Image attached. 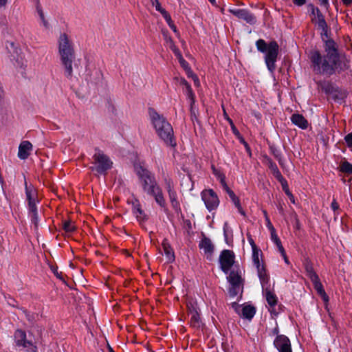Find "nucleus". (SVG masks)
Listing matches in <instances>:
<instances>
[{
	"label": "nucleus",
	"instance_id": "393cba45",
	"mask_svg": "<svg viewBox=\"0 0 352 352\" xmlns=\"http://www.w3.org/2000/svg\"><path fill=\"white\" fill-rule=\"evenodd\" d=\"M226 191V192L228 194L230 198L231 199L232 201L234 204V206L237 208L238 211L243 215L245 214L244 211L242 209V207L240 204L239 199L236 196L234 192L230 189V188L228 186L227 188L223 189Z\"/></svg>",
	"mask_w": 352,
	"mask_h": 352
},
{
	"label": "nucleus",
	"instance_id": "a211bd4d",
	"mask_svg": "<svg viewBox=\"0 0 352 352\" xmlns=\"http://www.w3.org/2000/svg\"><path fill=\"white\" fill-rule=\"evenodd\" d=\"M26 199L28 201V209L36 208L38 202L36 198V192L35 189L32 186H28L25 184Z\"/></svg>",
	"mask_w": 352,
	"mask_h": 352
},
{
	"label": "nucleus",
	"instance_id": "9d476101",
	"mask_svg": "<svg viewBox=\"0 0 352 352\" xmlns=\"http://www.w3.org/2000/svg\"><path fill=\"white\" fill-rule=\"evenodd\" d=\"M201 197L209 212L217 210L219 205V199L212 189H205L201 192Z\"/></svg>",
	"mask_w": 352,
	"mask_h": 352
},
{
	"label": "nucleus",
	"instance_id": "a878e982",
	"mask_svg": "<svg viewBox=\"0 0 352 352\" xmlns=\"http://www.w3.org/2000/svg\"><path fill=\"white\" fill-rule=\"evenodd\" d=\"M162 248L165 255L166 256L169 261H173L175 259L174 252L170 245L166 240H164L162 242Z\"/></svg>",
	"mask_w": 352,
	"mask_h": 352
},
{
	"label": "nucleus",
	"instance_id": "79ce46f5",
	"mask_svg": "<svg viewBox=\"0 0 352 352\" xmlns=\"http://www.w3.org/2000/svg\"><path fill=\"white\" fill-rule=\"evenodd\" d=\"M38 14H39V16L41 17V19L42 21V23H43V25L45 27V28H48V23L46 21V20L45 19V17H44V14L42 12V10H38Z\"/></svg>",
	"mask_w": 352,
	"mask_h": 352
},
{
	"label": "nucleus",
	"instance_id": "ea45409f",
	"mask_svg": "<svg viewBox=\"0 0 352 352\" xmlns=\"http://www.w3.org/2000/svg\"><path fill=\"white\" fill-rule=\"evenodd\" d=\"M273 175L280 183L285 181L279 170L274 172Z\"/></svg>",
	"mask_w": 352,
	"mask_h": 352
},
{
	"label": "nucleus",
	"instance_id": "864d4df0",
	"mask_svg": "<svg viewBox=\"0 0 352 352\" xmlns=\"http://www.w3.org/2000/svg\"><path fill=\"white\" fill-rule=\"evenodd\" d=\"M171 29L172 30L177 34V36H179V34L177 30V28L176 26L174 25V23H171L170 25H168Z\"/></svg>",
	"mask_w": 352,
	"mask_h": 352
},
{
	"label": "nucleus",
	"instance_id": "1a4fd4ad",
	"mask_svg": "<svg viewBox=\"0 0 352 352\" xmlns=\"http://www.w3.org/2000/svg\"><path fill=\"white\" fill-rule=\"evenodd\" d=\"M95 169L99 173H104L112 166V162L108 156L100 150H96L94 155Z\"/></svg>",
	"mask_w": 352,
	"mask_h": 352
},
{
	"label": "nucleus",
	"instance_id": "4d7b16f0",
	"mask_svg": "<svg viewBox=\"0 0 352 352\" xmlns=\"http://www.w3.org/2000/svg\"><path fill=\"white\" fill-rule=\"evenodd\" d=\"M281 256H283L285 262L287 263V264H289V260L287 257V255H286V253H285V251L284 250V252L283 253H280Z\"/></svg>",
	"mask_w": 352,
	"mask_h": 352
},
{
	"label": "nucleus",
	"instance_id": "39448f33",
	"mask_svg": "<svg viewBox=\"0 0 352 352\" xmlns=\"http://www.w3.org/2000/svg\"><path fill=\"white\" fill-rule=\"evenodd\" d=\"M258 51L265 54V62L267 69L273 72L276 68V62L278 54V45L276 41L267 43L263 39L256 42Z\"/></svg>",
	"mask_w": 352,
	"mask_h": 352
},
{
	"label": "nucleus",
	"instance_id": "e2e57ef3",
	"mask_svg": "<svg viewBox=\"0 0 352 352\" xmlns=\"http://www.w3.org/2000/svg\"><path fill=\"white\" fill-rule=\"evenodd\" d=\"M278 210H279V211H280L281 213H283V208L282 205H280V204L279 205V206H278Z\"/></svg>",
	"mask_w": 352,
	"mask_h": 352
},
{
	"label": "nucleus",
	"instance_id": "58836bf2",
	"mask_svg": "<svg viewBox=\"0 0 352 352\" xmlns=\"http://www.w3.org/2000/svg\"><path fill=\"white\" fill-rule=\"evenodd\" d=\"M344 140L347 146L350 148H352V132L347 134L344 137Z\"/></svg>",
	"mask_w": 352,
	"mask_h": 352
},
{
	"label": "nucleus",
	"instance_id": "cd10ccee",
	"mask_svg": "<svg viewBox=\"0 0 352 352\" xmlns=\"http://www.w3.org/2000/svg\"><path fill=\"white\" fill-rule=\"evenodd\" d=\"M304 266L306 275L309 277L310 280L316 278V277L318 276L316 272L314 271V267L310 262L306 261L304 264Z\"/></svg>",
	"mask_w": 352,
	"mask_h": 352
},
{
	"label": "nucleus",
	"instance_id": "7ed1b4c3",
	"mask_svg": "<svg viewBox=\"0 0 352 352\" xmlns=\"http://www.w3.org/2000/svg\"><path fill=\"white\" fill-rule=\"evenodd\" d=\"M58 50L60 63L64 67V74L67 78L73 75V62L75 58L74 45L69 36L62 33L58 38Z\"/></svg>",
	"mask_w": 352,
	"mask_h": 352
},
{
	"label": "nucleus",
	"instance_id": "20e7f679",
	"mask_svg": "<svg viewBox=\"0 0 352 352\" xmlns=\"http://www.w3.org/2000/svg\"><path fill=\"white\" fill-rule=\"evenodd\" d=\"M151 123L159 138L168 146H175L176 143L173 138V129L170 124L153 109L149 110Z\"/></svg>",
	"mask_w": 352,
	"mask_h": 352
},
{
	"label": "nucleus",
	"instance_id": "bb28decb",
	"mask_svg": "<svg viewBox=\"0 0 352 352\" xmlns=\"http://www.w3.org/2000/svg\"><path fill=\"white\" fill-rule=\"evenodd\" d=\"M212 173L217 177V179L219 181L220 184H221L223 188H227L228 186L226 184V176L225 175L221 173L220 170L216 169L214 166L212 167Z\"/></svg>",
	"mask_w": 352,
	"mask_h": 352
},
{
	"label": "nucleus",
	"instance_id": "412c9836",
	"mask_svg": "<svg viewBox=\"0 0 352 352\" xmlns=\"http://www.w3.org/2000/svg\"><path fill=\"white\" fill-rule=\"evenodd\" d=\"M269 280H270V276H268V279H267V282L266 283V284L263 285V283L261 282V284L263 290L265 291V295L266 300H267L268 305L270 307H274L277 303V297L276 296V295L274 293H272L269 289V286H270Z\"/></svg>",
	"mask_w": 352,
	"mask_h": 352
},
{
	"label": "nucleus",
	"instance_id": "7c9ffc66",
	"mask_svg": "<svg viewBox=\"0 0 352 352\" xmlns=\"http://www.w3.org/2000/svg\"><path fill=\"white\" fill-rule=\"evenodd\" d=\"M340 170L347 175H352V164L347 161L341 163Z\"/></svg>",
	"mask_w": 352,
	"mask_h": 352
},
{
	"label": "nucleus",
	"instance_id": "c756f323",
	"mask_svg": "<svg viewBox=\"0 0 352 352\" xmlns=\"http://www.w3.org/2000/svg\"><path fill=\"white\" fill-rule=\"evenodd\" d=\"M175 56L178 59L181 66L187 72L188 76H190V73H192V71H191V69H190V68L189 67V65H188V62L184 60V58H183L180 51L178 52L177 53H176L175 54Z\"/></svg>",
	"mask_w": 352,
	"mask_h": 352
},
{
	"label": "nucleus",
	"instance_id": "f3484780",
	"mask_svg": "<svg viewBox=\"0 0 352 352\" xmlns=\"http://www.w3.org/2000/svg\"><path fill=\"white\" fill-rule=\"evenodd\" d=\"M199 247L203 250L204 254L208 259H211L214 252V245L211 240L208 238L204 237L199 242Z\"/></svg>",
	"mask_w": 352,
	"mask_h": 352
},
{
	"label": "nucleus",
	"instance_id": "5fc2aeb1",
	"mask_svg": "<svg viewBox=\"0 0 352 352\" xmlns=\"http://www.w3.org/2000/svg\"><path fill=\"white\" fill-rule=\"evenodd\" d=\"M228 229H229V228H228V223H225L223 225V232H224V235L226 237H227V236H228Z\"/></svg>",
	"mask_w": 352,
	"mask_h": 352
},
{
	"label": "nucleus",
	"instance_id": "6ab92c4d",
	"mask_svg": "<svg viewBox=\"0 0 352 352\" xmlns=\"http://www.w3.org/2000/svg\"><path fill=\"white\" fill-rule=\"evenodd\" d=\"M238 314L243 318L251 320L256 313V309L251 305H243L236 309Z\"/></svg>",
	"mask_w": 352,
	"mask_h": 352
},
{
	"label": "nucleus",
	"instance_id": "13d9d810",
	"mask_svg": "<svg viewBox=\"0 0 352 352\" xmlns=\"http://www.w3.org/2000/svg\"><path fill=\"white\" fill-rule=\"evenodd\" d=\"M287 195L288 196V197H289V199L290 201H291L292 204H295V199H294V195L292 194V192H290L289 194H287Z\"/></svg>",
	"mask_w": 352,
	"mask_h": 352
},
{
	"label": "nucleus",
	"instance_id": "49530a36",
	"mask_svg": "<svg viewBox=\"0 0 352 352\" xmlns=\"http://www.w3.org/2000/svg\"><path fill=\"white\" fill-rule=\"evenodd\" d=\"M156 10H157L158 12H160L162 15L164 16V19L168 16L170 15L164 8H162V7H160V8L157 9Z\"/></svg>",
	"mask_w": 352,
	"mask_h": 352
},
{
	"label": "nucleus",
	"instance_id": "f8f14e48",
	"mask_svg": "<svg viewBox=\"0 0 352 352\" xmlns=\"http://www.w3.org/2000/svg\"><path fill=\"white\" fill-rule=\"evenodd\" d=\"M164 184L173 208L175 211H179L180 210V204L177 199V194L174 188L173 181L170 178H165Z\"/></svg>",
	"mask_w": 352,
	"mask_h": 352
},
{
	"label": "nucleus",
	"instance_id": "2f4dec72",
	"mask_svg": "<svg viewBox=\"0 0 352 352\" xmlns=\"http://www.w3.org/2000/svg\"><path fill=\"white\" fill-rule=\"evenodd\" d=\"M313 21H314L322 31L326 30L327 25L322 14L317 16L316 20H313Z\"/></svg>",
	"mask_w": 352,
	"mask_h": 352
},
{
	"label": "nucleus",
	"instance_id": "338daca9",
	"mask_svg": "<svg viewBox=\"0 0 352 352\" xmlns=\"http://www.w3.org/2000/svg\"><path fill=\"white\" fill-rule=\"evenodd\" d=\"M228 121L230 122V123L231 124H232V121L230 119H229V118H228Z\"/></svg>",
	"mask_w": 352,
	"mask_h": 352
},
{
	"label": "nucleus",
	"instance_id": "603ef678",
	"mask_svg": "<svg viewBox=\"0 0 352 352\" xmlns=\"http://www.w3.org/2000/svg\"><path fill=\"white\" fill-rule=\"evenodd\" d=\"M293 1L295 5L301 6L305 3L306 0H293Z\"/></svg>",
	"mask_w": 352,
	"mask_h": 352
},
{
	"label": "nucleus",
	"instance_id": "c9c22d12",
	"mask_svg": "<svg viewBox=\"0 0 352 352\" xmlns=\"http://www.w3.org/2000/svg\"><path fill=\"white\" fill-rule=\"evenodd\" d=\"M63 229L66 232H72L76 230V226L70 221H65L63 224Z\"/></svg>",
	"mask_w": 352,
	"mask_h": 352
},
{
	"label": "nucleus",
	"instance_id": "4c0bfd02",
	"mask_svg": "<svg viewBox=\"0 0 352 352\" xmlns=\"http://www.w3.org/2000/svg\"><path fill=\"white\" fill-rule=\"evenodd\" d=\"M272 242L276 245L280 253L284 252L285 249H284L283 246L282 245L281 241L279 238L276 240L272 241Z\"/></svg>",
	"mask_w": 352,
	"mask_h": 352
},
{
	"label": "nucleus",
	"instance_id": "5701e85b",
	"mask_svg": "<svg viewBox=\"0 0 352 352\" xmlns=\"http://www.w3.org/2000/svg\"><path fill=\"white\" fill-rule=\"evenodd\" d=\"M291 120L293 124L302 129H305L308 126L307 120L300 114H293L291 117Z\"/></svg>",
	"mask_w": 352,
	"mask_h": 352
},
{
	"label": "nucleus",
	"instance_id": "680f3d73",
	"mask_svg": "<svg viewBox=\"0 0 352 352\" xmlns=\"http://www.w3.org/2000/svg\"><path fill=\"white\" fill-rule=\"evenodd\" d=\"M243 144L245 145V146L246 149H247L248 151H249V150H250V148H249V146H248V144H247L244 140H243Z\"/></svg>",
	"mask_w": 352,
	"mask_h": 352
},
{
	"label": "nucleus",
	"instance_id": "f03ea898",
	"mask_svg": "<svg viewBox=\"0 0 352 352\" xmlns=\"http://www.w3.org/2000/svg\"><path fill=\"white\" fill-rule=\"evenodd\" d=\"M135 173L140 180L143 191L152 196L156 203L162 208L166 206V201L162 188L157 184L155 176L148 170L141 166H135Z\"/></svg>",
	"mask_w": 352,
	"mask_h": 352
},
{
	"label": "nucleus",
	"instance_id": "4be33fe9",
	"mask_svg": "<svg viewBox=\"0 0 352 352\" xmlns=\"http://www.w3.org/2000/svg\"><path fill=\"white\" fill-rule=\"evenodd\" d=\"M32 150V144L29 141H23L19 146L18 157L21 160H25Z\"/></svg>",
	"mask_w": 352,
	"mask_h": 352
},
{
	"label": "nucleus",
	"instance_id": "de8ad7c7",
	"mask_svg": "<svg viewBox=\"0 0 352 352\" xmlns=\"http://www.w3.org/2000/svg\"><path fill=\"white\" fill-rule=\"evenodd\" d=\"M156 10H157L158 12H160L162 15L164 16V19L168 16L170 15L164 8H162V7H160V8L157 9Z\"/></svg>",
	"mask_w": 352,
	"mask_h": 352
},
{
	"label": "nucleus",
	"instance_id": "a19ab883",
	"mask_svg": "<svg viewBox=\"0 0 352 352\" xmlns=\"http://www.w3.org/2000/svg\"><path fill=\"white\" fill-rule=\"evenodd\" d=\"M281 185H282L283 190H284V192H285L286 195L289 194L291 192L289 189L288 184H287V182L286 180L281 182Z\"/></svg>",
	"mask_w": 352,
	"mask_h": 352
},
{
	"label": "nucleus",
	"instance_id": "423d86ee",
	"mask_svg": "<svg viewBox=\"0 0 352 352\" xmlns=\"http://www.w3.org/2000/svg\"><path fill=\"white\" fill-rule=\"evenodd\" d=\"M247 239L252 248V261L253 265L256 269L260 282H261L263 285H265L267 282L268 274L263 260L262 251L256 246L250 234H247Z\"/></svg>",
	"mask_w": 352,
	"mask_h": 352
},
{
	"label": "nucleus",
	"instance_id": "2eb2a0df",
	"mask_svg": "<svg viewBox=\"0 0 352 352\" xmlns=\"http://www.w3.org/2000/svg\"><path fill=\"white\" fill-rule=\"evenodd\" d=\"M228 11L237 18L245 21L248 23L254 24L256 21L255 16L245 9L230 8Z\"/></svg>",
	"mask_w": 352,
	"mask_h": 352
},
{
	"label": "nucleus",
	"instance_id": "0e129e2a",
	"mask_svg": "<svg viewBox=\"0 0 352 352\" xmlns=\"http://www.w3.org/2000/svg\"><path fill=\"white\" fill-rule=\"evenodd\" d=\"M321 3L324 5L328 4V0H321Z\"/></svg>",
	"mask_w": 352,
	"mask_h": 352
},
{
	"label": "nucleus",
	"instance_id": "b1692460",
	"mask_svg": "<svg viewBox=\"0 0 352 352\" xmlns=\"http://www.w3.org/2000/svg\"><path fill=\"white\" fill-rule=\"evenodd\" d=\"M311 281L312 282L314 288L318 292V294L322 296L324 301H328V296L323 288V286L319 279V277L318 276L316 278H313L311 280Z\"/></svg>",
	"mask_w": 352,
	"mask_h": 352
},
{
	"label": "nucleus",
	"instance_id": "37998d69",
	"mask_svg": "<svg viewBox=\"0 0 352 352\" xmlns=\"http://www.w3.org/2000/svg\"><path fill=\"white\" fill-rule=\"evenodd\" d=\"M269 167L273 173L278 170L277 165L272 161L270 162Z\"/></svg>",
	"mask_w": 352,
	"mask_h": 352
},
{
	"label": "nucleus",
	"instance_id": "052dcab7",
	"mask_svg": "<svg viewBox=\"0 0 352 352\" xmlns=\"http://www.w3.org/2000/svg\"><path fill=\"white\" fill-rule=\"evenodd\" d=\"M166 23H168V25H170L171 23H173L172 19H171V17L170 15H168L166 19H165Z\"/></svg>",
	"mask_w": 352,
	"mask_h": 352
},
{
	"label": "nucleus",
	"instance_id": "f704fd0d",
	"mask_svg": "<svg viewBox=\"0 0 352 352\" xmlns=\"http://www.w3.org/2000/svg\"><path fill=\"white\" fill-rule=\"evenodd\" d=\"M184 92L186 95L188 99L190 101L191 104L195 102V94L192 91V89L190 86H187V87L184 89Z\"/></svg>",
	"mask_w": 352,
	"mask_h": 352
},
{
	"label": "nucleus",
	"instance_id": "aec40b11",
	"mask_svg": "<svg viewBox=\"0 0 352 352\" xmlns=\"http://www.w3.org/2000/svg\"><path fill=\"white\" fill-rule=\"evenodd\" d=\"M132 212L139 221H142L146 219L144 210L142 209L140 203L138 199L134 198L131 200Z\"/></svg>",
	"mask_w": 352,
	"mask_h": 352
},
{
	"label": "nucleus",
	"instance_id": "dca6fc26",
	"mask_svg": "<svg viewBox=\"0 0 352 352\" xmlns=\"http://www.w3.org/2000/svg\"><path fill=\"white\" fill-rule=\"evenodd\" d=\"M274 345L279 352H292L289 339L284 336H278L274 341Z\"/></svg>",
	"mask_w": 352,
	"mask_h": 352
},
{
	"label": "nucleus",
	"instance_id": "774afa93",
	"mask_svg": "<svg viewBox=\"0 0 352 352\" xmlns=\"http://www.w3.org/2000/svg\"><path fill=\"white\" fill-rule=\"evenodd\" d=\"M12 302H13V301H10H10H8L9 304H10V305H13V306H14V305L12 304Z\"/></svg>",
	"mask_w": 352,
	"mask_h": 352
},
{
	"label": "nucleus",
	"instance_id": "6e6552de",
	"mask_svg": "<svg viewBox=\"0 0 352 352\" xmlns=\"http://www.w3.org/2000/svg\"><path fill=\"white\" fill-rule=\"evenodd\" d=\"M190 325L195 329L202 327L203 322L200 317L199 309L196 301L192 300L187 302Z\"/></svg>",
	"mask_w": 352,
	"mask_h": 352
},
{
	"label": "nucleus",
	"instance_id": "a18cd8bd",
	"mask_svg": "<svg viewBox=\"0 0 352 352\" xmlns=\"http://www.w3.org/2000/svg\"><path fill=\"white\" fill-rule=\"evenodd\" d=\"M331 207L332 208V210L335 212L336 210H338L339 209V204L337 203V201H336V199H333L331 204Z\"/></svg>",
	"mask_w": 352,
	"mask_h": 352
},
{
	"label": "nucleus",
	"instance_id": "c85d7f7f",
	"mask_svg": "<svg viewBox=\"0 0 352 352\" xmlns=\"http://www.w3.org/2000/svg\"><path fill=\"white\" fill-rule=\"evenodd\" d=\"M164 36L166 46L168 47L173 51L174 54L179 52V49L175 45L174 41L170 36H169L165 32H164Z\"/></svg>",
	"mask_w": 352,
	"mask_h": 352
},
{
	"label": "nucleus",
	"instance_id": "e433bc0d",
	"mask_svg": "<svg viewBox=\"0 0 352 352\" xmlns=\"http://www.w3.org/2000/svg\"><path fill=\"white\" fill-rule=\"evenodd\" d=\"M263 214L265 215V221H266V227L267 228V229L269 230L275 229L274 227L273 226L272 223H271L270 218L267 216V213L265 210L263 211Z\"/></svg>",
	"mask_w": 352,
	"mask_h": 352
},
{
	"label": "nucleus",
	"instance_id": "9b49d317",
	"mask_svg": "<svg viewBox=\"0 0 352 352\" xmlns=\"http://www.w3.org/2000/svg\"><path fill=\"white\" fill-rule=\"evenodd\" d=\"M234 258V253L231 250H225L221 252L219 256V263L221 269L226 274H228V271L233 267Z\"/></svg>",
	"mask_w": 352,
	"mask_h": 352
},
{
	"label": "nucleus",
	"instance_id": "c03bdc74",
	"mask_svg": "<svg viewBox=\"0 0 352 352\" xmlns=\"http://www.w3.org/2000/svg\"><path fill=\"white\" fill-rule=\"evenodd\" d=\"M270 237H271L272 241L278 239V235L276 234V232L275 229L270 230Z\"/></svg>",
	"mask_w": 352,
	"mask_h": 352
},
{
	"label": "nucleus",
	"instance_id": "bf43d9fd",
	"mask_svg": "<svg viewBox=\"0 0 352 352\" xmlns=\"http://www.w3.org/2000/svg\"><path fill=\"white\" fill-rule=\"evenodd\" d=\"M344 5L349 6L352 4V0H342Z\"/></svg>",
	"mask_w": 352,
	"mask_h": 352
},
{
	"label": "nucleus",
	"instance_id": "f257e3e1",
	"mask_svg": "<svg viewBox=\"0 0 352 352\" xmlns=\"http://www.w3.org/2000/svg\"><path fill=\"white\" fill-rule=\"evenodd\" d=\"M324 50L326 55L324 56L318 51H314L311 54L310 58L314 72L330 76L336 71L341 72L349 68V60L344 55L338 53L333 41H327Z\"/></svg>",
	"mask_w": 352,
	"mask_h": 352
},
{
	"label": "nucleus",
	"instance_id": "4468645a",
	"mask_svg": "<svg viewBox=\"0 0 352 352\" xmlns=\"http://www.w3.org/2000/svg\"><path fill=\"white\" fill-rule=\"evenodd\" d=\"M6 48L10 54V60L15 61L18 64H21L23 60L21 50L14 43L8 42Z\"/></svg>",
	"mask_w": 352,
	"mask_h": 352
},
{
	"label": "nucleus",
	"instance_id": "0eeeda50",
	"mask_svg": "<svg viewBox=\"0 0 352 352\" xmlns=\"http://www.w3.org/2000/svg\"><path fill=\"white\" fill-rule=\"evenodd\" d=\"M230 284L229 294L231 296H236L241 291L242 287L241 272L237 267H234L229 276L227 277Z\"/></svg>",
	"mask_w": 352,
	"mask_h": 352
},
{
	"label": "nucleus",
	"instance_id": "69168bd1",
	"mask_svg": "<svg viewBox=\"0 0 352 352\" xmlns=\"http://www.w3.org/2000/svg\"><path fill=\"white\" fill-rule=\"evenodd\" d=\"M212 5H215L216 4V1L215 0H208Z\"/></svg>",
	"mask_w": 352,
	"mask_h": 352
},
{
	"label": "nucleus",
	"instance_id": "6e6d98bb",
	"mask_svg": "<svg viewBox=\"0 0 352 352\" xmlns=\"http://www.w3.org/2000/svg\"><path fill=\"white\" fill-rule=\"evenodd\" d=\"M8 3V0H0V8H5Z\"/></svg>",
	"mask_w": 352,
	"mask_h": 352
},
{
	"label": "nucleus",
	"instance_id": "3c124183",
	"mask_svg": "<svg viewBox=\"0 0 352 352\" xmlns=\"http://www.w3.org/2000/svg\"><path fill=\"white\" fill-rule=\"evenodd\" d=\"M152 6H155V9H158L161 7V5L158 0H151Z\"/></svg>",
	"mask_w": 352,
	"mask_h": 352
},
{
	"label": "nucleus",
	"instance_id": "09e8293b",
	"mask_svg": "<svg viewBox=\"0 0 352 352\" xmlns=\"http://www.w3.org/2000/svg\"><path fill=\"white\" fill-rule=\"evenodd\" d=\"M191 76L194 80V82H195V85L196 86H199V78L198 77L194 74L192 72V73H190V76Z\"/></svg>",
	"mask_w": 352,
	"mask_h": 352
},
{
	"label": "nucleus",
	"instance_id": "72a5a7b5",
	"mask_svg": "<svg viewBox=\"0 0 352 352\" xmlns=\"http://www.w3.org/2000/svg\"><path fill=\"white\" fill-rule=\"evenodd\" d=\"M29 213L32 223H34L36 227H37L38 223L37 208L29 209Z\"/></svg>",
	"mask_w": 352,
	"mask_h": 352
},
{
	"label": "nucleus",
	"instance_id": "473e14b6",
	"mask_svg": "<svg viewBox=\"0 0 352 352\" xmlns=\"http://www.w3.org/2000/svg\"><path fill=\"white\" fill-rule=\"evenodd\" d=\"M308 11L311 12L312 15L311 20H316L317 16H318L322 13L320 12V10L315 7L313 4H309L307 6Z\"/></svg>",
	"mask_w": 352,
	"mask_h": 352
},
{
	"label": "nucleus",
	"instance_id": "ddd939ff",
	"mask_svg": "<svg viewBox=\"0 0 352 352\" xmlns=\"http://www.w3.org/2000/svg\"><path fill=\"white\" fill-rule=\"evenodd\" d=\"M14 340L16 346L26 348L28 352H36V346L26 340V333L24 331L17 329L14 333Z\"/></svg>",
	"mask_w": 352,
	"mask_h": 352
},
{
	"label": "nucleus",
	"instance_id": "8fccbe9b",
	"mask_svg": "<svg viewBox=\"0 0 352 352\" xmlns=\"http://www.w3.org/2000/svg\"><path fill=\"white\" fill-rule=\"evenodd\" d=\"M179 85L184 86V89L187 87V86H190L188 82L183 78H181L179 80Z\"/></svg>",
	"mask_w": 352,
	"mask_h": 352
}]
</instances>
